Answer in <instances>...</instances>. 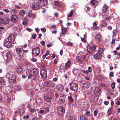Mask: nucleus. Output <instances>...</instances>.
<instances>
[{
	"label": "nucleus",
	"mask_w": 120,
	"mask_h": 120,
	"mask_svg": "<svg viewBox=\"0 0 120 120\" xmlns=\"http://www.w3.org/2000/svg\"><path fill=\"white\" fill-rule=\"evenodd\" d=\"M6 76L10 82L13 83H15L16 78L15 76L12 73L8 72L6 74Z\"/></svg>",
	"instance_id": "nucleus-1"
},
{
	"label": "nucleus",
	"mask_w": 120,
	"mask_h": 120,
	"mask_svg": "<svg viewBox=\"0 0 120 120\" xmlns=\"http://www.w3.org/2000/svg\"><path fill=\"white\" fill-rule=\"evenodd\" d=\"M70 85V89L71 91L75 92L77 91L78 88V85L77 84L73 82L69 83Z\"/></svg>",
	"instance_id": "nucleus-2"
},
{
	"label": "nucleus",
	"mask_w": 120,
	"mask_h": 120,
	"mask_svg": "<svg viewBox=\"0 0 120 120\" xmlns=\"http://www.w3.org/2000/svg\"><path fill=\"white\" fill-rule=\"evenodd\" d=\"M96 47L97 46L95 45L88 46L87 48V51L90 53H93L94 52V51Z\"/></svg>",
	"instance_id": "nucleus-3"
},
{
	"label": "nucleus",
	"mask_w": 120,
	"mask_h": 120,
	"mask_svg": "<svg viewBox=\"0 0 120 120\" xmlns=\"http://www.w3.org/2000/svg\"><path fill=\"white\" fill-rule=\"evenodd\" d=\"M29 73L31 76L36 75L38 73L37 69L36 68L30 69L29 71Z\"/></svg>",
	"instance_id": "nucleus-4"
},
{
	"label": "nucleus",
	"mask_w": 120,
	"mask_h": 120,
	"mask_svg": "<svg viewBox=\"0 0 120 120\" xmlns=\"http://www.w3.org/2000/svg\"><path fill=\"white\" fill-rule=\"evenodd\" d=\"M40 49L38 47H36L32 49L33 55L35 56H38L39 54Z\"/></svg>",
	"instance_id": "nucleus-5"
},
{
	"label": "nucleus",
	"mask_w": 120,
	"mask_h": 120,
	"mask_svg": "<svg viewBox=\"0 0 120 120\" xmlns=\"http://www.w3.org/2000/svg\"><path fill=\"white\" fill-rule=\"evenodd\" d=\"M58 111L60 115H63L64 113V108L62 106H59L58 108Z\"/></svg>",
	"instance_id": "nucleus-6"
},
{
	"label": "nucleus",
	"mask_w": 120,
	"mask_h": 120,
	"mask_svg": "<svg viewBox=\"0 0 120 120\" xmlns=\"http://www.w3.org/2000/svg\"><path fill=\"white\" fill-rule=\"evenodd\" d=\"M16 51L18 55L21 56H22L23 54V50L21 48H17L16 49Z\"/></svg>",
	"instance_id": "nucleus-7"
},
{
	"label": "nucleus",
	"mask_w": 120,
	"mask_h": 120,
	"mask_svg": "<svg viewBox=\"0 0 120 120\" xmlns=\"http://www.w3.org/2000/svg\"><path fill=\"white\" fill-rule=\"evenodd\" d=\"M9 18H5V19L0 18V24H7L9 22Z\"/></svg>",
	"instance_id": "nucleus-8"
},
{
	"label": "nucleus",
	"mask_w": 120,
	"mask_h": 120,
	"mask_svg": "<svg viewBox=\"0 0 120 120\" xmlns=\"http://www.w3.org/2000/svg\"><path fill=\"white\" fill-rule=\"evenodd\" d=\"M48 3V1L47 0H39L38 1V4L40 6L46 5Z\"/></svg>",
	"instance_id": "nucleus-9"
},
{
	"label": "nucleus",
	"mask_w": 120,
	"mask_h": 120,
	"mask_svg": "<svg viewBox=\"0 0 120 120\" xmlns=\"http://www.w3.org/2000/svg\"><path fill=\"white\" fill-rule=\"evenodd\" d=\"M40 74L41 76L43 78H45L47 77L46 71L43 69L41 71Z\"/></svg>",
	"instance_id": "nucleus-10"
},
{
	"label": "nucleus",
	"mask_w": 120,
	"mask_h": 120,
	"mask_svg": "<svg viewBox=\"0 0 120 120\" xmlns=\"http://www.w3.org/2000/svg\"><path fill=\"white\" fill-rule=\"evenodd\" d=\"M12 54L10 52H7L6 55L7 58V60L8 61H11L12 59Z\"/></svg>",
	"instance_id": "nucleus-11"
},
{
	"label": "nucleus",
	"mask_w": 120,
	"mask_h": 120,
	"mask_svg": "<svg viewBox=\"0 0 120 120\" xmlns=\"http://www.w3.org/2000/svg\"><path fill=\"white\" fill-rule=\"evenodd\" d=\"M4 45L7 48H10L12 44L11 41L8 40L5 42Z\"/></svg>",
	"instance_id": "nucleus-12"
},
{
	"label": "nucleus",
	"mask_w": 120,
	"mask_h": 120,
	"mask_svg": "<svg viewBox=\"0 0 120 120\" xmlns=\"http://www.w3.org/2000/svg\"><path fill=\"white\" fill-rule=\"evenodd\" d=\"M5 80L4 78L2 77L0 78V89L1 87H3L4 85Z\"/></svg>",
	"instance_id": "nucleus-13"
},
{
	"label": "nucleus",
	"mask_w": 120,
	"mask_h": 120,
	"mask_svg": "<svg viewBox=\"0 0 120 120\" xmlns=\"http://www.w3.org/2000/svg\"><path fill=\"white\" fill-rule=\"evenodd\" d=\"M95 94L97 95H99L101 94V90L98 87H96L94 91Z\"/></svg>",
	"instance_id": "nucleus-14"
},
{
	"label": "nucleus",
	"mask_w": 120,
	"mask_h": 120,
	"mask_svg": "<svg viewBox=\"0 0 120 120\" xmlns=\"http://www.w3.org/2000/svg\"><path fill=\"white\" fill-rule=\"evenodd\" d=\"M65 95H62L61 96L59 101V102L60 103H63L65 102Z\"/></svg>",
	"instance_id": "nucleus-15"
},
{
	"label": "nucleus",
	"mask_w": 120,
	"mask_h": 120,
	"mask_svg": "<svg viewBox=\"0 0 120 120\" xmlns=\"http://www.w3.org/2000/svg\"><path fill=\"white\" fill-rule=\"evenodd\" d=\"M44 100L47 102H50L52 99V97L50 95H47L44 97Z\"/></svg>",
	"instance_id": "nucleus-16"
},
{
	"label": "nucleus",
	"mask_w": 120,
	"mask_h": 120,
	"mask_svg": "<svg viewBox=\"0 0 120 120\" xmlns=\"http://www.w3.org/2000/svg\"><path fill=\"white\" fill-rule=\"evenodd\" d=\"M16 71L18 73L20 74L23 71L22 67L20 66H18L16 68Z\"/></svg>",
	"instance_id": "nucleus-17"
},
{
	"label": "nucleus",
	"mask_w": 120,
	"mask_h": 120,
	"mask_svg": "<svg viewBox=\"0 0 120 120\" xmlns=\"http://www.w3.org/2000/svg\"><path fill=\"white\" fill-rule=\"evenodd\" d=\"M11 21L13 22H16L18 20V18L17 17L14 15H12L11 18Z\"/></svg>",
	"instance_id": "nucleus-18"
},
{
	"label": "nucleus",
	"mask_w": 120,
	"mask_h": 120,
	"mask_svg": "<svg viewBox=\"0 0 120 120\" xmlns=\"http://www.w3.org/2000/svg\"><path fill=\"white\" fill-rule=\"evenodd\" d=\"M82 55L83 60H84L86 61L88 60L89 57L88 55Z\"/></svg>",
	"instance_id": "nucleus-19"
},
{
	"label": "nucleus",
	"mask_w": 120,
	"mask_h": 120,
	"mask_svg": "<svg viewBox=\"0 0 120 120\" xmlns=\"http://www.w3.org/2000/svg\"><path fill=\"white\" fill-rule=\"evenodd\" d=\"M32 8L34 10L38 9L39 8V5L38 4L34 3L33 4L32 6Z\"/></svg>",
	"instance_id": "nucleus-20"
},
{
	"label": "nucleus",
	"mask_w": 120,
	"mask_h": 120,
	"mask_svg": "<svg viewBox=\"0 0 120 120\" xmlns=\"http://www.w3.org/2000/svg\"><path fill=\"white\" fill-rule=\"evenodd\" d=\"M76 59L78 62L79 63L82 62L83 60L82 58V55L81 56H78L76 58Z\"/></svg>",
	"instance_id": "nucleus-21"
},
{
	"label": "nucleus",
	"mask_w": 120,
	"mask_h": 120,
	"mask_svg": "<svg viewBox=\"0 0 120 120\" xmlns=\"http://www.w3.org/2000/svg\"><path fill=\"white\" fill-rule=\"evenodd\" d=\"M8 40L11 42H13L14 40V37L12 35H10L8 38Z\"/></svg>",
	"instance_id": "nucleus-22"
},
{
	"label": "nucleus",
	"mask_w": 120,
	"mask_h": 120,
	"mask_svg": "<svg viewBox=\"0 0 120 120\" xmlns=\"http://www.w3.org/2000/svg\"><path fill=\"white\" fill-rule=\"evenodd\" d=\"M101 57L102 55L100 54H97L95 55L94 56L95 59L98 60L101 58Z\"/></svg>",
	"instance_id": "nucleus-23"
},
{
	"label": "nucleus",
	"mask_w": 120,
	"mask_h": 120,
	"mask_svg": "<svg viewBox=\"0 0 120 120\" xmlns=\"http://www.w3.org/2000/svg\"><path fill=\"white\" fill-rule=\"evenodd\" d=\"M91 5L93 6L97 5L98 4V2L94 0H92L90 3Z\"/></svg>",
	"instance_id": "nucleus-24"
},
{
	"label": "nucleus",
	"mask_w": 120,
	"mask_h": 120,
	"mask_svg": "<svg viewBox=\"0 0 120 120\" xmlns=\"http://www.w3.org/2000/svg\"><path fill=\"white\" fill-rule=\"evenodd\" d=\"M108 8V6L106 5H104V6L102 9V11L103 13H104L106 12Z\"/></svg>",
	"instance_id": "nucleus-25"
},
{
	"label": "nucleus",
	"mask_w": 120,
	"mask_h": 120,
	"mask_svg": "<svg viewBox=\"0 0 120 120\" xmlns=\"http://www.w3.org/2000/svg\"><path fill=\"white\" fill-rule=\"evenodd\" d=\"M71 61H68L65 64V66L67 67H70L71 66Z\"/></svg>",
	"instance_id": "nucleus-26"
},
{
	"label": "nucleus",
	"mask_w": 120,
	"mask_h": 120,
	"mask_svg": "<svg viewBox=\"0 0 120 120\" xmlns=\"http://www.w3.org/2000/svg\"><path fill=\"white\" fill-rule=\"evenodd\" d=\"M28 17L30 18H33L35 17V15L34 14H32L31 13H29L28 15Z\"/></svg>",
	"instance_id": "nucleus-27"
},
{
	"label": "nucleus",
	"mask_w": 120,
	"mask_h": 120,
	"mask_svg": "<svg viewBox=\"0 0 120 120\" xmlns=\"http://www.w3.org/2000/svg\"><path fill=\"white\" fill-rule=\"evenodd\" d=\"M95 36V38L97 39H100L102 37L101 35L99 34H96Z\"/></svg>",
	"instance_id": "nucleus-28"
},
{
	"label": "nucleus",
	"mask_w": 120,
	"mask_h": 120,
	"mask_svg": "<svg viewBox=\"0 0 120 120\" xmlns=\"http://www.w3.org/2000/svg\"><path fill=\"white\" fill-rule=\"evenodd\" d=\"M21 109H22V110H19V111L18 112V111H16L15 112V113L16 114L19 113H20V114L22 113H23L24 112V110L23 109V108H22Z\"/></svg>",
	"instance_id": "nucleus-29"
},
{
	"label": "nucleus",
	"mask_w": 120,
	"mask_h": 120,
	"mask_svg": "<svg viewBox=\"0 0 120 120\" xmlns=\"http://www.w3.org/2000/svg\"><path fill=\"white\" fill-rule=\"evenodd\" d=\"M25 13V11L23 10H21L19 12V14L21 16H23L24 15Z\"/></svg>",
	"instance_id": "nucleus-30"
},
{
	"label": "nucleus",
	"mask_w": 120,
	"mask_h": 120,
	"mask_svg": "<svg viewBox=\"0 0 120 120\" xmlns=\"http://www.w3.org/2000/svg\"><path fill=\"white\" fill-rule=\"evenodd\" d=\"M7 97L5 98H4V102H8L10 101V99L9 98H8L7 95H6Z\"/></svg>",
	"instance_id": "nucleus-31"
},
{
	"label": "nucleus",
	"mask_w": 120,
	"mask_h": 120,
	"mask_svg": "<svg viewBox=\"0 0 120 120\" xmlns=\"http://www.w3.org/2000/svg\"><path fill=\"white\" fill-rule=\"evenodd\" d=\"M100 25L101 26H106V24L105 22L101 21V22Z\"/></svg>",
	"instance_id": "nucleus-32"
},
{
	"label": "nucleus",
	"mask_w": 120,
	"mask_h": 120,
	"mask_svg": "<svg viewBox=\"0 0 120 120\" xmlns=\"http://www.w3.org/2000/svg\"><path fill=\"white\" fill-rule=\"evenodd\" d=\"M16 90L18 91H19L21 90V87L19 85H17L16 86Z\"/></svg>",
	"instance_id": "nucleus-33"
},
{
	"label": "nucleus",
	"mask_w": 120,
	"mask_h": 120,
	"mask_svg": "<svg viewBox=\"0 0 120 120\" xmlns=\"http://www.w3.org/2000/svg\"><path fill=\"white\" fill-rule=\"evenodd\" d=\"M29 111L31 113H33L35 112L36 110L34 109H32L30 108L29 109Z\"/></svg>",
	"instance_id": "nucleus-34"
},
{
	"label": "nucleus",
	"mask_w": 120,
	"mask_h": 120,
	"mask_svg": "<svg viewBox=\"0 0 120 120\" xmlns=\"http://www.w3.org/2000/svg\"><path fill=\"white\" fill-rule=\"evenodd\" d=\"M67 30V28H63L62 30V34H64L65 33V31Z\"/></svg>",
	"instance_id": "nucleus-35"
},
{
	"label": "nucleus",
	"mask_w": 120,
	"mask_h": 120,
	"mask_svg": "<svg viewBox=\"0 0 120 120\" xmlns=\"http://www.w3.org/2000/svg\"><path fill=\"white\" fill-rule=\"evenodd\" d=\"M103 51V49L102 48H100L98 49V52H99L100 53H101Z\"/></svg>",
	"instance_id": "nucleus-36"
},
{
	"label": "nucleus",
	"mask_w": 120,
	"mask_h": 120,
	"mask_svg": "<svg viewBox=\"0 0 120 120\" xmlns=\"http://www.w3.org/2000/svg\"><path fill=\"white\" fill-rule=\"evenodd\" d=\"M73 12L72 11V10H71L70 11V12L69 14L67 16V18L68 17H71L73 15Z\"/></svg>",
	"instance_id": "nucleus-37"
},
{
	"label": "nucleus",
	"mask_w": 120,
	"mask_h": 120,
	"mask_svg": "<svg viewBox=\"0 0 120 120\" xmlns=\"http://www.w3.org/2000/svg\"><path fill=\"white\" fill-rule=\"evenodd\" d=\"M85 116H82L80 117V120H86V119Z\"/></svg>",
	"instance_id": "nucleus-38"
},
{
	"label": "nucleus",
	"mask_w": 120,
	"mask_h": 120,
	"mask_svg": "<svg viewBox=\"0 0 120 120\" xmlns=\"http://www.w3.org/2000/svg\"><path fill=\"white\" fill-rule=\"evenodd\" d=\"M68 99L70 101H71L72 102L73 100V99L72 97L70 96H69L68 98Z\"/></svg>",
	"instance_id": "nucleus-39"
},
{
	"label": "nucleus",
	"mask_w": 120,
	"mask_h": 120,
	"mask_svg": "<svg viewBox=\"0 0 120 120\" xmlns=\"http://www.w3.org/2000/svg\"><path fill=\"white\" fill-rule=\"evenodd\" d=\"M27 19L25 18L24 19L23 22V23L24 25H26L27 23Z\"/></svg>",
	"instance_id": "nucleus-40"
},
{
	"label": "nucleus",
	"mask_w": 120,
	"mask_h": 120,
	"mask_svg": "<svg viewBox=\"0 0 120 120\" xmlns=\"http://www.w3.org/2000/svg\"><path fill=\"white\" fill-rule=\"evenodd\" d=\"M54 3L55 5L57 6H59L60 5L59 2L57 1H55Z\"/></svg>",
	"instance_id": "nucleus-41"
},
{
	"label": "nucleus",
	"mask_w": 120,
	"mask_h": 120,
	"mask_svg": "<svg viewBox=\"0 0 120 120\" xmlns=\"http://www.w3.org/2000/svg\"><path fill=\"white\" fill-rule=\"evenodd\" d=\"M49 109L47 107H45L44 109V111L45 112V113H46V112H48L49 111Z\"/></svg>",
	"instance_id": "nucleus-42"
},
{
	"label": "nucleus",
	"mask_w": 120,
	"mask_h": 120,
	"mask_svg": "<svg viewBox=\"0 0 120 120\" xmlns=\"http://www.w3.org/2000/svg\"><path fill=\"white\" fill-rule=\"evenodd\" d=\"M111 86L112 89H114L115 87V83L114 82L112 83L111 84Z\"/></svg>",
	"instance_id": "nucleus-43"
},
{
	"label": "nucleus",
	"mask_w": 120,
	"mask_h": 120,
	"mask_svg": "<svg viewBox=\"0 0 120 120\" xmlns=\"http://www.w3.org/2000/svg\"><path fill=\"white\" fill-rule=\"evenodd\" d=\"M57 90L58 91L61 92L62 91V87H60V88H58Z\"/></svg>",
	"instance_id": "nucleus-44"
},
{
	"label": "nucleus",
	"mask_w": 120,
	"mask_h": 120,
	"mask_svg": "<svg viewBox=\"0 0 120 120\" xmlns=\"http://www.w3.org/2000/svg\"><path fill=\"white\" fill-rule=\"evenodd\" d=\"M66 45L69 46H72V44L71 43L68 42L66 44Z\"/></svg>",
	"instance_id": "nucleus-45"
},
{
	"label": "nucleus",
	"mask_w": 120,
	"mask_h": 120,
	"mask_svg": "<svg viewBox=\"0 0 120 120\" xmlns=\"http://www.w3.org/2000/svg\"><path fill=\"white\" fill-rule=\"evenodd\" d=\"M67 120H76L75 119L74 117H69Z\"/></svg>",
	"instance_id": "nucleus-46"
},
{
	"label": "nucleus",
	"mask_w": 120,
	"mask_h": 120,
	"mask_svg": "<svg viewBox=\"0 0 120 120\" xmlns=\"http://www.w3.org/2000/svg\"><path fill=\"white\" fill-rule=\"evenodd\" d=\"M49 82L48 81H45L44 83V84L45 86H48Z\"/></svg>",
	"instance_id": "nucleus-47"
},
{
	"label": "nucleus",
	"mask_w": 120,
	"mask_h": 120,
	"mask_svg": "<svg viewBox=\"0 0 120 120\" xmlns=\"http://www.w3.org/2000/svg\"><path fill=\"white\" fill-rule=\"evenodd\" d=\"M92 71V69L90 67H89L88 68V72H91Z\"/></svg>",
	"instance_id": "nucleus-48"
},
{
	"label": "nucleus",
	"mask_w": 120,
	"mask_h": 120,
	"mask_svg": "<svg viewBox=\"0 0 120 120\" xmlns=\"http://www.w3.org/2000/svg\"><path fill=\"white\" fill-rule=\"evenodd\" d=\"M31 60L32 61L34 62H36L37 61V60L36 58H33L31 59Z\"/></svg>",
	"instance_id": "nucleus-49"
},
{
	"label": "nucleus",
	"mask_w": 120,
	"mask_h": 120,
	"mask_svg": "<svg viewBox=\"0 0 120 120\" xmlns=\"http://www.w3.org/2000/svg\"><path fill=\"white\" fill-rule=\"evenodd\" d=\"M98 111L97 110H96L94 112V115L95 116H96L98 113Z\"/></svg>",
	"instance_id": "nucleus-50"
},
{
	"label": "nucleus",
	"mask_w": 120,
	"mask_h": 120,
	"mask_svg": "<svg viewBox=\"0 0 120 120\" xmlns=\"http://www.w3.org/2000/svg\"><path fill=\"white\" fill-rule=\"evenodd\" d=\"M111 109L110 108L109 109L108 111V115L109 116L111 114L112 112H111L110 111V110Z\"/></svg>",
	"instance_id": "nucleus-51"
},
{
	"label": "nucleus",
	"mask_w": 120,
	"mask_h": 120,
	"mask_svg": "<svg viewBox=\"0 0 120 120\" xmlns=\"http://www.w3.org/2000/svg\"><path fill=\"white\" fill-rule=\"evenodd\" d=\"M50 86L52 87H55V84L54 83L52 82L50 84Z\"/></svg>",
	"instance_id": "nucleus-52"
},
{
	"label": "nucleus",
	"mask_w": 120,
	"mask_h": 120,
	"mask_svg": "<svg viewBox=\"0 0 120 120\" xmlns=\"http://www.w3.org/2000/svg\"><path fill=\"white\" fill-rule=\"evenodd\" d=\"M109 76L111 77H112L113 76V73L112 72H111L109 74Z\"/></svg>",
	"instance_id": "nucleus-53"
},
{
	"label": "nucleus",
	"mask_w": 120,
	"mask_h": 120,
	"mask_svg": "<svg viewBox=\"0 0 120 120\" xmlns=\"http://www.w3.org/2000/svg\"><path fill=\"white\" fill-rule=\"evenodd\" d=\"M29 115H28L24 116L23 117V118L25 119H27L29 118Z\"/></svg>",
	"instance_id": "nucleus-54"
},
{
	"label": "nucleus",
	"mask_w": 120,
	"mask_h": 120,
	"mask_svg": "<svg viewBox=\"0 0 120 120\" xmlns=\"http://www.w3.org/2000/svg\"><path fill=\"white\" fill-rule=\"evenodd\" d=\"M58 59H55V60H54V63H54V64H56L57 62H58Z\"/></svg>",
	"instance_id": "nucleus-55"
},
{
	"label": "nucleus",
	"mask_w": 120,
	"mask_h": 120,
	"mask_svg": "<svg viewBox=\"0 0 120 120\" xmlns=\"http://www.w3.org/2000/svg\"><path fill=\"white\" fill-rule=\"evenodd\" d=\"M41 31L44 32H45L46 31V30L45 28H42L41 29Z\"/></svg>",
	"instance_id": "nucleus-56"
},
{
	"label": "nucleus",
	"mask_w": 120,
	"mask_h": 120,
	"mask_svg": "<svg viewBox=\"0 0 120 120\" xmlns=\"http://www.w3.org/2000/svg\"><path fill=\"white\" fill-rule=\"evenodd\" d=\"M82 72L83 73L85 74H87L88 73V71L87 70H83L82 71Z\"/></svg>",
	"instance_id": "nucleus-57"
},
{
	"label": "nucleus",
	"mask_w": 120,
	"mask_h": 120,
	"mask_svg": "<svg viewBox=\"0 0 120 120\" xmlns=\"http://www.w3.org/2000/svg\"><path fill=\"white\" fill-rule=\"evenodd\" d=\"M3 10L6 13H8L9 12V11L7 9H4Z\"/></svg>",
	"instance_id": "nucleus-58"
},
{
	"label": "nucleus",
	"mask_w": 120,
	"mask_h": 120,
	"mask_svg": "<svg viewBox=\"0 0 120 120\" xmlns=\"http://www.w3.org/2000/svg\"><path fill=\"white\" fill-rule=\"evenodd\" d=\"M84 78L86 80H88L90 79L89 78L88 76H85L84 77Z\"/></svg>",
	"instance_id": "nucleus-59"
},
{
	"label": "nucleus",
	"mask_w": 120,
	"mask_h": 120,
	"mask_svg": "<svg viewBox=\"0 0 120 120\" xmlns=\"http://www.w3.org/2000/svg\"><path fill=\"white\" fill-rule=\"evenodd\" d=\"M36 35L35 34H34L32 35V37L33 39H35L36 37Z\"/></svg>",
	"instance_id": "nucleus-60"
},
{
	"label": "nucleus",
	"mask_w": 120,
	"mask_h": 120,
	"mask_svg": "<svg viewBox=\"0 0 120 120\" xmlns=\"http://www.w3.org/2000/svg\"><path fill=\"white\" fill-rule=\"evenodd\" d=\"M26 29L29 32H31L32 31V29L28 28H26Z\"/></svg>",
	"instance_id": "nucleus-61"
},
{
	"label": "nucleus",
	"mask_w": 120,
	"mask_h": 120,
	"mask_svg": "<svg viewBox=\"0 0 120 120\" xmlns=\"http://www.w3.org/2000/svg\"><path fill=\"white\" fill-rule=\"evenodd\" d=\"M40 43L42 44V45L44 46L45 45V43L44 41H42L40 42Z\"/></svg>",
	"instance_id": "nucleus-62"
},
{
	"label": "nucleus",
	"mask_w": 120,
	"mask_h": 120,
	"mask_svg": "<svg viewBox=\"0 0 120 120\" xmlns=\"http://www.w3.org/2000/svg\"><path fill=\"white\" fill-rule=\"evenodd\" d=\"M35 30L37 32H38L39 31V29L38 28H36Z\"/></svg>",
	"instance_id": "nucleus-63"
},
{
	"label": "nucleus",
	"mask_w": 120,
	"mask_h": 120,
	"mask_svg": "<svg viewBox=\"0 0 120 120\" xmlns=\"http://www.w3.org/2000/svg\"><path fill=\"white\" fill-rule=\"evenodd\" d=\"M32 120H39V119L36 117H34L32 119Z\"/></svg>",
	"instance_id": "nucleus-64"
}]
</instances>
